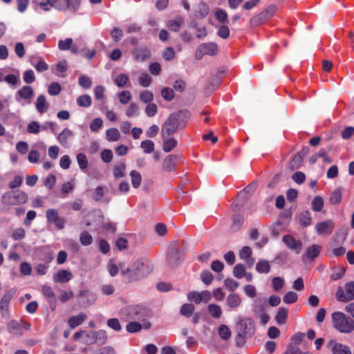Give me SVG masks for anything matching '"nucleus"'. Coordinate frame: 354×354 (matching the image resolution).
<instances>
[{
	"label": "nucleus",
	"mask_w": 354,
	"mask_h": 354,
	"mask_svg": "<svg viewBox=\"0 0 354 354\" xmlns=\"http://www.w3.org/2000/svg\"><path fill=\"white\" fill-rule=\"evenodd\" d=\"M121 274L129 282L137 281L150 274L153 269V264L149 259H140L137 260L130 268H122Z\"/></svg>",
	"instance_id": "nucleus-1"
},
{
	"label": "nucleus",
	"mask_w": 354,
	"mask_h": 354,
	"mask_svg": "<svg viewBox=\"0 0 354 354\" xmlns=\"http://www.w3.org/2000/svg\"><path fill=\"white\" fill-rule=\"evenodd\" d=\"M333 327L339 332H352L354 330V321L344 313L335 311L331 314Z\"/></svg>",
	"instance_id": "nucleus-2"
},
{
	"label": "nucleus",
	"mask_w": 354,
	"mask_h": 354,
	"mask_svg": "<svg viewBox=\"0 0 354 354\" xmlns=\"http://www.w3.org/2000/svg\"><path fill=\"white\" fill-rule=\"evenodd\" d=\"M231 335L232 333H201L198 339L209 346L220 347L225 346Z\"/></svg>",
	"instance_id": "nucleus-3"
},
{
	"label": "nucleus",
	"mask_w": 354,
	"mask_h": 354,
	"mask_svg": "<svg viewBox=\"0 0 354 354\" xmlns=\"http://www.w3.org/2000/svg\"><path fill=\"white\" fill-rule=\"evenodd\" d=\"M180 127L181 123L179 116L176 114L171 115L162 127V137L171 136L172 134L176 133Z\"/></svg>",
	"instance_id": "nucleus-4"
},
{
	"label": "nucleus",
	"mask_w": 354,
	"mask_h": 354,
	"mask_svg": "<svg viewBox=\"0 0 354 354\" xmlns=\"http://www.w3.org/2000/svg\"><path fill=\"white\" fill-rule=\"evenodd\" d=\"M3 203L9 205L25 203L28 200V195L22 191L17 190L5 193L2 197Z\"/></svg>",
	"instance_id": "nucleus-5"
},
{
	"label": "nucleus",
	"mask_w": 354,
	"mask_h": 354,
	"mask_svg": "<svg viewBox=\"0 0 354 354\" xmlns=\"http://www.w3.org/2000/svg\"><path fill=\"white\" fill-rule=\"evenodd\" d=\"M65 1L66 0H45L40 2L34 1L38 8L46 12L50 11L52 8L58 10H66V4Z\"/></svg>",
	"instance_id": "nucleus-6"
},
{
	"label": "nucleus",
	"mask_w": 354,
	"mask_h": 354,
	"mask_svg": "<svg viewBox=\"0 0 354 354\" xmlns=\"http://www.w3.org/2000/svg\"><path fill=\"white\" fill-rule=\"evenodd\" d=\"M218 53V46L216 43L209 42L201 44L195 54L196 59H200L204 55L214 56Z\"/></svg>",
	"instance_id": "nucleus-7"
},
{
	"label": "nucleus",
	"mask_w": 354,
	"mask_h": 354,
	"mask_svg": "<svg viewBox=\"0 0 354 354\" xmlns=\"http://www.w3.org/2000/svg\"><path fill=\"white\" fill-rule=\"evenodd\" d=\"M46 217L48 223L54 224L58 230H62L64 227L66 220L59 216L57 209H48L46 212Z\"/></svg>",
	"instance_id": "nucleus-8"
},
{
	"label": "nucleus",
	"mask_w": 354,
	"mask_h": 354,
	"mask_svg": "<svg viewBox=\"0 0 354 354\" xmlns=\"http://www.w3.org/2000/svg\"><path fill=\"white\" fill-rule=\"evenodd\" d=\"M284 244L296 254H299L302 250V243L290 234L284 235L282 238Z\"/></svg>",
	"instance_id": "nucleus-9"
},
{
	"label": "nucleus",
	"mask_w": 354,
	"mask_h": 354,
	"mask_svg": "<svg viewBox=\"0 0 354 354\" xmlns=\"http://www.w3.org/2000/svg\"><path fill=\"white\" fill-rule=\"evenodd\" d=\"M187 298L189 301L197 304L201 302L207 303L210 300L211 293L207 290H205L201 292L192 291L187 295Z\"/></svg>",
	"instance_id": "nucleus-10"
},
{
	"label": "nucleus",
	"mask_w": 354,
	"mask_h": 354,
	"mask_svg": "<svg viewBox=\"0 0 354 354\" xmlns=\"http://www.w3.org/2000/svg\"><path fill=\"white\" fill-rule=\"evenodd\" d=\"M33 96V89L30 86H24L17 92L15 99L19 102L23 100L26 103H30Z\"/></svg>",
	"instance_id": "nucleus-11"
},
{
	"label": "nucleus",
	"mask_w": 354,
	"mask_h": 354,
	"mask_svg": "<svg viewBox=\"0 0 354 354\" xmlns=\"http://www.w3.org/2000/svg\"><path fill=\"white\" fill-rule=\"evenodd\" d=\"M236 330L239 332H251L254 330V324L250 318H239L236 325Z\"/></svg>",
	"instance_id": "nucleus-12"
},
{
	"label": "nucleus",
	"mask_w": 354,
	"mask_h": 354,
	"mask_svg": "<svg viewBox=\"0 0 354 354\" xmlns=\"http://www.w3.org/2000/svg\"><path fill=\"white\" fill-rule=\"evenodd\" d=\"M308 147H303L302 149L298 152L290 160L289 163L290 167L292 169H296L299 168L301 165L302 162L306 156L308 154Z\"/></svg>",
	"instance_id": "nucleus-13"
},
{
	"label": "nucleus",
	"mask_w": 354,
	"mask_h": 354,
	"mask_svg": "<svg viewBox=\"0 0 354 354\" xmlns=\"http://www.w3.org/2000/svg\"><path fill=\"white\" fill-rule=\"evenodd\" d=\"M151 327V323L146 320H142L141 322H131L126 326L127 332H139L141 330H148Z\"/></svg>",
	"instance_id": "nucleus-14"
},
{
	"label": "nucleus",
	"mask_w": 354,
	"mask_h": 354,
	"mask_svg": "<svg viewBox=\"0 0 354 354\" xmlns=\"http://www.w3.org/2000/svg\"><path fill=\"white\" fill-rule=\"evenodd\" d=\"M333 228L334 224L331 220L319 222L316 225V231L319 235L330 234Z\"/></svg>",
	"instance_id": "nucleus-15"
},
{
	"label": "nucleus",
	"mask_w": 354,
	"mask_h": 354,
	"mask_svg": "<svg viewBox=\"0 0 354 354\" xmlns=\"http://www.w3.org/2000/svg\"><path fill=\"white\" fill-rule=\"evenodd\" d=\"M328 347L331 350L333 354H352L348 346L337 343L333 340L330 341Z\"/></svg>",
	"instance_id": "nucleus-16"
},
{
	"label": "nucleus",
	"mask_w": 354,
	"mask_h": 354,
	"mask_svg": "<svg viewBox=\"0 0 354 354\" xmlns=\"http://www.w3.org/2000/svg\"><path fill=\"white\" fill-rule=\"evenodd\" d=\"M8 328L10 330L24 331L30 329V324L25 322L22 319L12 320L8 324Z\"/></svg>",
	"instance_id": "nucleus-17"
},
{
	"label": "nucleus",
	"mask_w": 354,
	"mask_h": 354,
	"mask_svg": "<svg viewBox=\"0 0 354 354\" xmlns=\"http://www.w3.org/2000/svg\"><path fill=\"white\" fill-rule=\"evenodd\" d=\"M133 56L137 62H144L151 57V53L148 48H137L133 51Z\"/></svg>",
	"instance_id": "nucleus-18"
},
{
	"label": "nucleus",
	"mask_w": 354,
	"mask_h": 354,
	"mask_svg": "<svg viewBox=\"0 0 354 354\" xmlns=\"http://www.w3.org/2000/svg\"><path fill=\"white\" fill-rule=\"evenodd\" d=\"M252 250L248 246H244L239 252V258L245 261L249 268H251L254 263V259L251 257Z\"/></svg>",
	"instance_id": "nucleus-19"
},
{
	"label": "nucleus",
	"mask_w": 354,
	"mask_h": 354,
	"mask_svg": "<svg viewBox=\"0 0 354 354\" xmlns=\"http://www.w3.org/2000/svg\"><path fill=\"white\" fill-rule=\"evenodd\" d=\"M322 250V247L319 245H311L306 248L303 255V259L313 260L319 256Z\"/></svg>",
	"instance_id": "nucleus-20"
},
{
	"label": "nucleus",
	"mask_w": 354,
	"mask_h": 354,
	"mask_svg": "<svg viewBox=\"0 0 354 354\" xmlns=\"http://www.w3.org/2000/svg\"><path fill=\"white\" fill-rule=\"evenodd\" d=\"M274 12V8L272 7L261 12L259 15L254 17L251 19L252 25L257 26L260 24L262 21L271 17Z\"/></svg>",
	"instance_id": "nucleus-21"
},
{
	"label": "nucleus",
	"mask_w": 354,
	"mask_h": 354,
	"mask_svg": "<svg viewBox=\"0 0 354 354\" xmlns=\"http://www.w3.org/2000/svg\"><path fill=\"white\" fill-rule=\"evenodd\" d=\"M97 333H75L73 338L75 340L80 339L86 344H93L97 341Z\"/></svg>",
	"instance_id": "nucleus-22"
},
{
	"label": "nucleus",
	"mask_w": 354,
	"mask_h": 354,
	"mask_svg": "<svg viewBox=\"0 0 354 354\" xmlns=\"http://www.w3.org/2000/svg\"><path fill=\"white\" fill-rule=\"evenodd\" d=\"M209 6L206 3L201 1L195 10V17L198 19H204L209 15Z\"/></svg>",
	"instance_id": "nucleus-23"
},
{
	"label": "nucleus",
	"mask_w": 354,
	"mask_h": 354,
	"mask_svg": "<svg viewBox=\"0 0 354 354\" xmlns=\"http://www.w3.org/2000/svg\"><path fill=\"white\" fill-rule=\"evenodd\" d=\"M72 279V273L67 270H60L54 276L55 282L66 283Z\"/></svg>",
	"instance_id": "nucleus-24"
},
{
	"label": "nucleus",
	"mask_w": 354,
	"mask_h": 354,
	"mask_svg": "<svg viewBox=\"0 0 354 354\" xmlns=\"http://www.w3.org/2000/svg\"><path fill=\"white\" fill-rule=\"evenodd\" d=\"M73 137V133L68 128L64 129L58 135L57 140L64 147L68 146V141Z\"/></svg>",
	"instance_id": "nucleus-25"
},
{
	"label": "nucleus",
	"mask_w": 354,
	"mask_h": 354,
	"mask_svg": "<svg viewBox=\"0 0 354 354\" xmlns=\"http://www.w3.org/2000/svg\"><path fill=\"white\" fill-rule=\"evenodd\" d=\"M35 106L37 111L42 114L47 111L49 105L46 102V99L44 95H39L35 102Z\"/></svg>",
	"instance_id": "nucleus-26"
},
{
	"label": "nucleus",
	"mask_w": 354,
	"mask_h": 354,
	"mask_svg": "<svg viewBox=\"0 0 354 354\" xmlns=\"http://www.w3.org/2000/svg\"><path fill=\"white\" fill-rule=\"evenodd\" d=\"M163 140V150L168 153L172 151L177 145V140L171 136L162 137Z\"/></svg>",
	"instance_id": "nucleus-27"
},
{
	"label": "nucleus",
	"mask_w": 354,
	"mask_h": 354,
	"mask_svg": "<svg viewBox=\"0 0 354 354\" xmlns=\"http://www.w3.org/2000/svg\"><path fill=\"white\" fill-rule=\"evenodd\" d=\"M126 173V165L124 162L115 164L113 169V174L115 178L118 179L123 177Z\"/></svg>",
	"instance_id": "nucleus-28"
},
{
	"label": "nucleus",
	"mask_w": 354,
	"mask_h": 354,
	"mask_svg": "<svg viewBox=\"0 0 354 354\" xmlns=\"http://www.w3.org/2000/svg\"><path fill=\"white\" fill-rule=\"evenodd\" d=\"M241 304V299L239 295L231 293L227 297V304L232 308H238Z\"/></svg>",
	"instance_id": "nucleus-29"
},
{
	"label": "nucleus",
	"mask_w": 354,
	"mask_h": 354,
	"mask_svg": "<svg viewBox=\"0 0 354 354\" xmlns=\"http://www.w3.org/2000/svg\"><path fill=\"white\" fill-rule=\"evenodd\" d=\"M252 337L250 333H235L234 339L237 347H242L245 345L247 339Z\"/></svg>",
	"instance_id": "nucleus-30"
},
{
	"label": "nucleus",
	"mask_w": 354,
	"mask_h": 354,
	"mask_svg": "<svg viewBox=\"0 0 354 354\" xmlns=\"http://www.w3.org/2000/svg\"><path fill=\"white\" fill-rule=\"evenodd\" d=\"M86 318V315L84 313H80L77 316L71 317L68 319V323L71 328L73 329L83 323Z\"/></svg>",
	"instance_id": "nucleus-31"
},
{
	"label": "nucleus",
	"mask_w": 354,
	"mask_h": 354,
	"mask_svg": "<svg viewBox=\"0 0 354 354\" xmlns=\"http://www.w3.org/2000/svg\"><path fill=\"white\" fill-rule=\"evenodd\" d=\"M342 198V188L335 189L330 194L329 201L330 204L336 205L341 203Z\"/></svg>",
	"instance_id": "nucleus-32"
},
{
	"label": "nucleus",
	"mask_w": 354,
	"mask_h": 354,
	"mask_svg": "<svg viewBox=\"0 0 354 354\" xmlns=\"http://www.w3.org/2000/svg\"><path fill=\"white\" fill-rule=\"evenodd\" d=\"M106 137L110 142H116L120 139V133L116 128H111L106 130Z\"/></svg>",
	"instance_id": "nucleus-33"
},
{
	"label": "nucleus",
	"mask_w": 354,
	"mask_h": 354,
	"mask_svg": "<svg viewBox=\"0 0 354 354\" xmlns=\"http://www.w3.org/2000/svg\"><path fill=\"white\" fill-rule=\"evenodd\" d=\"M299 221L301 225L306 227L311 224L312 218L311 214L308 211L302 212L299 215Z\"/></svg>",
	"instance_id": "nucleus-34"
},
{
	"label": "nucleus",
	"mask_w": 354,
	"mask_h": 354,
	"mask_svg": "<svg viewBox=\"0 0 354 354\" xmlns=\"http://www.w3.org/2000/svg\"><path fill=\"white\" fill-rule=\"evenodd\" d=\"M68 69V65L66 60L60 61L58 64L55 66L54 73L60 77H64L65 73Z\"/></svg>",
	"instance_id": "nucleus-35"
},
{
	"label": "nucleus",
	"mask_w": 354,
	"mask_h": 354,
	"mask_svg": "<svg viewBox=\"0 0 354 354\" xmlns=\"http://www.w3.org/2000/svg\"><path fill=\"white\" fill-rule=\"evenodd\" d=\"M256 270L260 273H268L270 270V266L268 261L261 259L256 266Z\"/></svg>",
	"instance_id": "nucleus-36"
},
{
	"label": "nucleus",
	"mask_w": 354,
	"mask_h": 354,
	"mask_svg": "<svg viewBox=\"0 0 354 354\" xmlns=\"http://www.w3.org/2000/svg\"><path fill=\"white\" fill-rule=\"evenodd\" d=\"M15 295L13 290L6 292L1 299L0 306L1 309L6 308L8 306L10 300Z\"/></svg>",
	"instance_id": "nucleus-37"
},
{
	"label": "nucleus",
	"mask_w": 354,
	"mask_h": 354,
	"mask_svg": "<svg viewBox=\"0 0 354 354\" xmlns=\"http://www.w3.org/2000/svg\"><path fill=\"white\" fill-rule=\"evenodd\" d=\"M121 264L122 266V268H125L124 264L123 263H120L119 264V266H117L113 260H110L109 261V263L107 265V269L109 272V274L111 277H115L118 273L119 269L121 270V268H120Z\"/></svg>",
	"instance_id": "nucleus-38"
},
{
	"label": "nucleus",
	"mask_w": 354,
	"mask_h": 354,
	"mask_svg": "<svg viewBox=\"0 0 354 354\" xmlns=\"http://www.w3.org/2000/svg\"><path fill=\"white\" fill-rule=\"evenodd\" d=\"M130 176L131 178V184L133 187L136 189L138 188L141 184V174L138 171L133 170L130 172Z\"/></svg>",
	"instance_id": "nucleus-39"
},
{
	"label": "nucleus",
	"mask_w": 354,
	"mask_h": 354,
	"mask_svg": "<svg viewBox=\"0 0 354 354\" xmlns=\"http://www.w3.org/2000/svg\"><path fill=\"white\" fill-rule=\"evenodd\" d=\"M184 20L181 17H177L174 20L168 22V27L173 31L177 32L179 30L181 25L183 24Z\"/></svg>",
	"instance_id": "nucleus-40"
},
{
	"label": "nucleus",
	"mask_w": 354,
	"mask_h": 354,
	"mask_svg": "<svg viewBox=\"0 0 354 354\" xmlns=\"http://www.w3.org/2000/svg\"><path fill=\"white\" fill-rule=\"evenodd\" d=\"M77 103L82 107H89L91 105V97L89 95H82L77 97Z\"/></svg>",
	"instance_id": "nucleus-41"
},
{
	"label": "nucleus",
	"mask_w": 354,
	"mask_h": 354,
	"mask_svg": "<svg viewBox=\"0 0 354 354\" xmlns=\"http://www.w3.org/2000/svg\"><path fill=\"white\" fill-rule=\"evenodd\" d=\"M140 147L146 153H151L154 151V142L151 140H145L140 144Z\"/></svg>",
	"instance_id": "nucleus-42"
},
{
	"label": "nucleus",
	"mask_w": 354,
	"mask_h": 354,
	"mask_svg": "<svg viewBox=\"0 0 354 354\" xmlns=\"http://www.w3.org/2000/svg\"><path fill=\"white\" fill-rule=\"evenodd\" d=\"M288 316V310L284 308H279L278 313L275 317V320L277 323L282 324H284Z\"/></svg>",
	"instance_id": "nucleus-43"
},
{
	"label": "nucleus",
	"mask_w": 354,
	"mask_h": 354,
	"mask_svg": "<svg viewBox=\"0 0 354 354\" xmlns=\"http://www.w3.org/2000/svg\"><path fill=\"white\" fill-rule=\"evenodd\" d=\"M80 241L82 245L87 246L93 243V236L88 232H83L80 236Z\"/></svg>",
	"instance_id": "nucleus-44"
},
{
	"label": "nucleus",
	"mask_w": 354,
	"mask_h": 354,
	"mask_svg": "<svg viewBox=\"0 0 354 354\" xmlns=\"http://www.w3.org/2000/svg\"><path fill=\"white\" fill-rule=\"evenodd\" d=\"M323 206H324L323 198L319 196H315L312 201V209L315 212H320L322 209Z\"/></svg>",
	"instance_id": "nucleus-45"
},
{
	"label": "nucleus",
	"mask_w": 354,
	"mask_h": 354,
	"mask_svg": "<svg viewBox=\"0 0 354 354\" xmlns=\"http://www.w3.org/2000/svg\"><path fill=\"white\" fill-rule=\"evenodd\" d=\"M208 311L214 318H219L222 314L221 307L216 304H209Z\"/></svg>",
	"instance_id": "nucleus-46"
},
{
	"label": "nucleus",
	"mask_w": 354,
	"mask_h": 354,
	"mask_svg": "<svg viewBox=\"0 0 354 354\" xmlns=\"http://www.w3.org/2000/svg\"><path fill=\"white\" fill-rule=\"evenodd\" d=\"M140 100L144 103H150L153 100V94L148 90L142 91L140 93Z\"/></svg>",
	"instance_id": "nucleus-47"
},
{
	"label": "nucleus",
	"mask_w": 354,
	"mask_h": 354,
	"mask_svg": "<svg viewBox=\"0 0 354 354\" xmlns=\"http://www.w3.org/2000/svg\"><path fill=\"white\" fill-rule=\"evenodd\" d=\"M65 3L66 4V10L75 12L80 6V0H66Z\"/></svg>",
	"instance_id": "nucleus-48"
},
{
	"label": "nucleus",
	"mask_w": 354,
	"mask_h": 354,
	"mask_svg": "<svg viewBox=\"0 0 354 354\" xmlns=\"http://www.w3.org/2000/svg\"><path fill=\"white\" fill-rule=\"evenodd\" d=\"M139 108L136 103H131L126 110V115L129 118H132L138 115Z\"/></svg>",
	"instance_id": "nucleus-49"
},
{
	"label": "nucleus",
	"mask_w": 354,
	"mask_h": 354,
	"mask_svg": "<svg viewBox=\"0 0 354 354\" xmlns=\"http://www.w3.org/2000/svg\"><path fill=\"white\" fill-rule=\"evenodd\" d=\"M103 126V120L100 118L93 119L90 124V129L92 132H97Z\"/></svg>",
	"instance_id": "nucleus-50"
},
{
	"label": "nucleus",
	"mask_w": 354,
	"mask_h": 354,
	"mask_svg": "<svg viewBox=\"0 0 354 354\" xmlns=\"http://www.w3.org/2000/svg\"><path fill=\"white\" fill-rule=\"evenodd\" d=\"M215 17L216 20L221 23H226L227 20V13L221 8L216 9L215 12Z\"/></svg>",
	"instance_id": "nucleus-51"
},
{
	"label": "nucleus",
	"mask_w": 354,
	"mask_h": 354,
	"mask_svg": "<svg viewBox=\"0 0 354 354\" xmlns=\"http://www.w3.org/2000/svg\"><path fill=\"white\" fill-rule=\"evenodd\" d=\"M128 80L129 77L127 75L120 73L116 76L115 79V83L118 87L122 88L125 86Z\"/></svg>",
	"instance_id": "nucleus-52"
},
{
	"label": "nucleus",
	"mask_w": 354,
	"mask_h": 354,
	"mask_svg": "<svg viewBox=\"0 0 354 354\" xmlns=\"http://www.w3.org/2000/svg\"><path fill=\"white\" fill-rule=\"evenodd\" d=\"M345 292L349 301L354 299V281H350L345 285Z\"/></svg>",
	"instance_id": "nucleus-53"
},
{
	"label": "nucleus",
	"mask_w": 354,
	"mask_h": 354,
	"mask_svg": "<svg viewBox=\"0 0 354 354\" xmlns=\"http://www.w3.org/2000/svg\"><path fill=\"white\" fill-rule=\"evenodd\" d=\"M194 311V306L190 304H185L180 308V313L185 317H190Z\"/></svg>",
	"instance_id": "nucleus-54"
},
{
	"label": "nucleus",
	"mask_w": 354,
	"mask_h": 354,
	"mask_svg": "<svg viewBox=\"0 0 354 354\" xmlns=\"http://www.w3.org/2000/svg\"><path fill=\"white\" fill-rule=\"evenodd\" d=\"M152 79L147 73H142L138 78V82L143 87H148L151 84Z\"/></svg>",
	"instance_id": "nucleus-55"
},
{
	"label": "nucleus",
	"mask_w": 354,
	"mask_h": 354,
	"mask_svg": "<svg viewBox=\"0 0 354 354\" xmlns=\"http://www.w3.org/2000/svg\"><path fill=\"white\" fill-rule=\"evenodd\" d=\"M41 130V126L36 121L30 122L27 126V131L29 133L37 134Z\"/></svg>",
	"instance_id": "nucleus-56"
},
{
	"label": "nucleus",
	"mask_w": 354,
	"mask_h": 354,
	"mask_svg": "<svg viewBox=\"0 0 354 354\" xmlns=\"http://www.w3.org/2000/svg\"><path fill=\"white\" fill-rule=\"evenodd\" d=\"M244 218L242 214H236L233 217L232 228L234 230H238L243 223Z\"/></svg>",
	"instance_id": "nucleus-57"
},
{
	"label": "nucleus",
	"mask_w": 354,
	"mask_h": 354,
	"mask_svg": "<svg viewBox=\"0 0 354 354\" xmlns=\"http://www.w3.org/2000/svg\"><path fill=\"white\" fill-rule=\"evenodd\" d=\"M31 64L35 68L38 72H43L47 71L48 68V64L41 59L39 58L37 63L31 62Z\"/></svg>",
	"instance_id": "nucleus-58"
},
{
	"label": "nucleus",
	"mask_w": 354,
	"mask_h": 354,
	"mask_svg": "<svg viewBox=\"0 0 354 354\" xmlns=\"http://www.w3.org/2000/svg\"><path fill=\"white\" fill-rule=\"evenodd\" d=\"M73 44V39L67 38L65 40H59L58 42V48L61 50H69Z\"/></svg>",
	"instance_id": "nucleus-59"
},
{
	"label": "nucleus",
	"mask_w": 354,
	"mask_h": 354,
	"mask_svg": "<svg viewBox=\"0 0 354 354\" xmlns=\"http://www.w3.org/2000/svg\"><path fill=\"white\" fill-rule=\"evenodd\" d=\"M35 75L32 70H27L24 72L23 79L26 84H32L35 81Z\"/></svg>",
	"instance_id": "nucleus-60"
},
{
	"label": "nucleus",
	"mask_w": 354,
	"mask_h": 354,
	"mask_svg": "<svg viewBox=\"0 0 354 354\" xmlns=\"http://www.w3.org/2000/svg\"><path fill=\"white\" fill-rule=\"evenodd\" d=\"M284 285V280L279 277H276L272 279V286L274 291H279L282 288Z\"/></svg>",
	"instance_id": "nucleus-61"
},
{
	"label": "nucleus",
	"mask_w": 354,
	"mask_h": 354,
	"mask_svg": "<svg viewBox=\"0 0 354 354\" xmlns=\"http://www.w3.org/2000/svg\"><path fill=\"white\" fill-rule=\"evenodd\" d=\"M61 86L57 82L51 83L48 88V92L50 95H57L61 91Z\"/></svg>",
	"instance_id": "nucleus-62"
},
{
	"label": "nucleus",
	"mask_w": 354,
	"mask_h": 354,
	"mask_svg": "<svg viewBox=\"0 0 354 354\" xmlns=\"http://www.w3.org/2000/svg\"><path fill=\"white\" fill-rule=\"evenodd\" d=\"M118 97L120 103L126 104L130 101L131 95L129 91H123L118 94Z\"/></svg>",
	"instance_id": "nucleus-63"
},
{
	"label": "nucleus",
	"mask_w": 354,
	"mask_h": 354,
	"mask_svg": "<svg viewBox=\"0 0 354 354\" xmlns=\"http://www.w3.org/2000/svg\"><path fill=\"white\" fill-rule=\"evenodd\" d=\"M354 135V127H347L341 131V136L344 140L351 138Z\"/></svg>",
	"instance_id": "nucleus-64"
}]
</instances>
